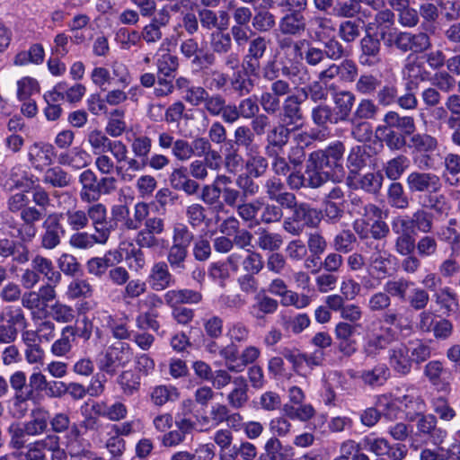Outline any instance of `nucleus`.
Here are the masks:
<instances>
[{"label": "nucleus", "mask_w": 460, "mask_h": 460, "mask_svg": "<svg viewBox=\"0 0 460 460\" xmlns=\"http://www.w3.org/2000/svg\"><path fill=\"white\" fill-rule=\"evenodd\" d=\"M87 141L95 155L110 152L117 164L126 160L127 145L121 140H112L101 130L94 129L87 135Z\"/></svg>", "instance_id": "1"}, {"label": "nucleus", "mask_w": 460, "mask_h": 460, "mask_svg": "<svg viewBox=\"0 0 460 460\" xmlns=\"http://www.w3.org/2000/svg\"><path fill=\"white\" fill-rule=\"evenodd\" d=\"M358 63L367 67L378 66L383 63L382 44L375 33L366 31L358 42Z\"/></svg>", "instance_id": "2"}, {"label": "nucleus", "mask_w": 460, "mask_h": 460, "mask_svg": "<svg viewBox=\"0 0 460 460\" xmlns=\"http://www.w3.org/2000/svg\"><path fill=\"white\" fill-rule=\"evenodd\" d=\"M63 216L58 212L50 213L42 223L43 233L40 236V246L46 250H54L60 243L66 231L62 224Z\"/></svg>", "instance_id": "3"}, {"label": "nucleus", "mask_w": 460, "mask_h": 460, "mask_svg": "<svg viewBox=\"0 0 460 460\" xmlns=\"http://www.w3.org/2000/svg\"><path fill=\"white\" fill-rule=\"evenodd\" d=\"M406 185L411 193H436L442 187L437 174L419 171H413L407 175Z\"/></svg>", "instance_id": "4"}, {"label": "nucleus", "mask_w": 460, "mask_h": 460, "mask_svg": "<svg viewBox=\"0 0 460 460\" xmlns=\"http://www.w3.org/2000/svg\"><path fill=\"white\" fill-rule=\"evenodd\" d=\"M261 75L266 81H273L282 75L289 79L299 77L301 83H304L303 79L305 75H304V71L293 66L292 63L289 64L283 59L278 62L275 57L266 61L261 67Z\"/></svg>", "instance_id": "5"}, {"label": "nucleus", "mask_w": 460, "mask_h": 460, "mask_svg": "<svg viewBox=\"0 0 460 460\" xmlns=\"http://www.w3.org/2000/svg\"><path fill=\"white\" fill-rule=\"evenodd\" d=\"M302 40H294L292 38L284 36L277 39V47L279 53H282L281 59L293 64L300 70L304 71V75L308 74L307 67L301 62L302 52Z\"/></svg>", "instance_id": "6"}, {"label": "nucleus", "mask_w": 460, "mask_h": 460, "mask_svg": "<svg viewBox=\"0 0 460 460\" xmlns=\"http://www.w3.org/2000/svg\"><path fill=\"white\" fill-rule=\"evenodd\" d=\"M387 359L395 373L406 376L411 372L410 347L406 343L398 342L391 346L387 351Z\"/></svg>", "instance_id": "7"}, {"label": "nucleus", "mask_w": 460, "mask_h": 460, "mask_svg": "<svg viewBox=\"0 0 460 460\" xmlns=\"http://www.w3.org/2000/svg\"><path fill=\"white\" fill-rule=\"evenodd\" d=\"M46 213L35 206H27L20 213L22 226L18 229L17 237L22 242H31L36 235V224L45 217Z\"/></svg>", "instance_id": "8"}, {"label": "nucleus", "mask_w": 460, "mask_h": 460, "mask_svg": "<svg viewBox=\"0 0 460 460\" xmlns=\"http://www.w3.org/2000/svg\"><path fill=\"white\" fill-rule=\"evenodd\" d=\"M433 214L424 208H419L410 216H399L394 217L414 234L416 232L429 234L434 227Z\"/></svg>", "instance_id": "9"}, {"label": "nucleus", "mask_w": 460, "mask_h": 460, "mask_svg": "<svg viewBox=\"0 0 460 460\" xmlns=\"http://www.w3.org/2000/svg\"><path fill=\"white\" fill-rule=\"evenodd\" d=\"M130 360L128 346H111L106 349L101 360L100 369L110 375H114L119 367H124Z\"/></svg>", "instance_id": "10"}, {"label": "nucleus", "mask_w": 460, "mask_h": 460, "mask_svg": "<svg viewBox=\"0 0 460 460\" xmlns=\"http://www.w3.org/2000/svg\"><path fill=\"white\" fill-rule=\"evenodd\" d=\"M395 339V332L390 327L385 328L383 333L367 338L363 345L365 357L371 359L376 358L383 350L389 349Z\"/></svg>", "instance_id": "11"}, {"label": "nucleus", "mask_w": 460, "mask_h": 460, "mask_svg": "<svg viewBox=\"0 0 460 460\" xmlns=\"http://www.w3.org/2000/svg\"><path fill=\"white\" fill-rule=\"evenodd\" d=\"M267 198L277 202L284 208H290L295 205V194L286 190V187L281 179L273 176L269 178L264 184Z\"/></svg>", "instance_id": "12"}, {"label": "nucleus", "mask_w": 460, "mask_h": 460, "mask_svg": "<svg viewBox=\"0 0 460 460\" xmlns=\"http://www.w3.org/2000/svg\"><path fill=\"white\" fill-rule=\"evenodd\" d=\"M334 107L333 115L339 123L347 122L352 117V111L355 106L356 95L349 90H341L332 94Z\"/></svg>", "instance_id": "13"}, {"label": "nucleus", "mask_w": 460, "mask_h": 460, "mask_svg": "<svg viewBox=\"0 0 460 460\" xmlns=\"http://www.w3.org/2000/svg\"><path fill=\"white\" fill-rule=\"evenodd\" d=\"M391 226L392 231L396 234L394 240L395 252L401 256L411 254L416 249L415 234L395 218L393 219Z\"/></svg>", "instance_id": "14"}, {"label": "nucleus", "mask_w": 460, "mask_h": 460, "mask_svg": "<svg viewBox=\"0 0 460 460\" xmlns=\"http://www.w3.org/2000/svg\"><path fill=\"white\" fill-rule=\"evenodd\" d=\"M304 99L300 94H291L287 96L282 105V121L286 126H294L297 128L302 126L304 114L301 108Z\"/></svg>", "instance_id": "15"}, {"label": "nucleus", "mask_w": 460, "mask_h": 460, "mask_svg": "<svg viewBox=\"0 0 460 460\" xmlns=\"http://www.w3.org/2000/svg\"><path fill=\"white\" fill-rule=\"evenodd\" d=\"M392 254L385 250L384 245L380 247L376 244L374 252L368 258L369 271L376 274L377 278L382 279L388 277L391 273Z\"/></svg>", "instance_id": "16"}, {"label": "nucleus", "mask_w": 460, "mask_h": 460, "mask_svg": "<svg viewBox=\"0 0 460 460\" xmlns=\"http://www.w3.org/2000/svg\"><path fill=\"white\" fill-rule=\"evenodd\" d=\"M147 280L151 288L155 291L165 290L175 282L165 261H158L152 266Z\"/></svg>", "instance_id": "17"}, {"label": "nucleus", "mask_w": 460, "mask_h": 460, "mask_svg": "<svg viewBox=\"0 0 460 460\" xmlns=\"http://www.w3.org/2000/svg\"><path fill=\"white\" fill-rule=\"evenodd\" d=\"M81 185L79 191L80 199L84 203H93L99 200L98 178L91 169L84 170L78 176Z\"/></svg>", "instance_id": "18"}, {"label": "nucleus", "mask_w": 460, "mask_h": 460, "mask_svg": "<svg viewBox=\"0 0 460 460\" xmlns=\"http://www.w3.org/2000/svg\"><path fill=\"white\" fill-rule=\"evenodd\" d=\"M418 433L421 437L429 438L434 444H440L447 436V431L437 426L434 415H420L417 420Z\"/></svg>", "instance_id": "19"}, {"label": "nucleus", "mask_w": 460, "mask_h": 460, "mask_svg": "<svg viewBox=\"0 0 460 460\" xmlns=\"http://www.w3.org/2000/svg\"><path fill=\"white\" fill-rule=\"evenodd\" d=\"M384 125L410 137L416 130L415 119L412 116H402L395 111H387L383 119Z\"/></svg>", "instance_id": "20"}, {"label": "nucleus", "mask_w": 460, "mask_h": 460, "mask_svg": "<svg viewBox=\"0 0 460 460\" xmlns=\"http://www.w3.org/2000/svg\"><path fill=\"white\" fill-rule=\"evenodd\" d=\"M55 155V147L49 143H34L30 146L28 153L29 161L36 169L52 164Z\"/></svg>", "instance_id": "21"}, {"label": "nucleus", "mask_w": 460, "mask_h": 460, "mask_svg": "<svg viewBox=\"0 0 460 460\" xmlns=\"http://www.w3.org/2000/svg\"><path fill=\"white\" fill-rule=\"evenodd\" d=\"M249 385L247 380L242 376H235L233 379V388L226 395L228 405L234 410H239L249 402Z\"/></svg>", "instance_id": "22"}, {"label": "nucleus", "mask_w": 460, "mask_h": 460, "mask_svg": "<svg viewBox=\"0 0 460 460\" xmlns=\"http://www.w3.org/2000/svg\"><path fill=\"white\" fill-rule=\"evenodd\" d=\"M305 29V17L300 13L289 12L279 22V30L284 36H300Z\"/></svg>", "instance_id": "23"}, {"label": "nucleus", "mask_w": 460, "mask_h": 460, "mask_svg": "<svg viewBox=\"0 0 460 460\" xmlns=\"http://www.w3.org/2000/svg\"><path fill=\"white\" fill-rule=\"evenodd\" d=\"M25 432L29 437H39L48 430L49 411L43 407L31 410L30 420L24 422Z\"/></svg>", "instance_id": "24"}, {"label": "nucleus", "mask_w": 460, "mask_h": 460, "mask_svg": "<svg viewBox=\"0 0 460 460\" xmlns=\"http://www.w3.org/2000/svg\"><path fill=\"white\" fill-rule=\"evenodd\" d=\"M164 297L166 305L170 307H175L181 304L196 305L203 299L201 292L189 288L168 290Z\"/></svg>", "instance_id": "25"}, {"label": "nucleus", "mask_w": 460, "mask_h": 460, "mask_svg": "<svg viewBox=\"0 0 460 460\" xmlns=\"http://www.w3.org/2000/svg\"><path fill=\"white\" fill-rule=\"evenodd\" d=\"M261 355V349L256 346H247L241 353L239 352L238 346H235V357L233 361H229L227 369L233 373H240L244 368L254 363Z\"/></svg>", "instance_id": "26"}, {"label": "nucleus", "mask_w": 460, "mask_h": 460, "mask_svg": "<svg viewBox=\"0 0 460 460\" xmlns=\"http://www.w3.org/2000/svg\"><path fill=\"white\" fill-rule=\"evenodd\" d=\"M293 211L292 216L302 225L315 227L321 222V211L312 208L307 203H297L296 197L295 196V205L290 208H287Z\"/></svg>", "instance_id": "27"}, {"label": "nucleus", "mask_w": 460, "mask_h": 460, "mask_svg": "<svg viewBox=\"0 0 460 460\" xmlns=\"http://www.w3.org/2000/svg\"><path fill=\"white\" fill-rule=\"evenodd\" d=\"M31 266L40 278L43 277L48 281L60 283L62 275L55 269L53 261L50 259L41 254H36L31 259Z\"/></svg>", "instance_id": "28"}, {"label": "nucleus", "mask_w": 460, "mask_h": 460, "mask_svg": "<svg viewBox=\"0 0 460 460\" xmlns=\"http://www.w3.org/2000/svg\"><path fill=\"white\" fill-rule=\"evenodd\" d=\"M308 163L314 164L315 167L323 172H327L328 175L332 174L333 179H339L344 173L342 164L333 163L329 156L321 151L313 152L309 155Z\"/></svg>", "instance_id": "29"}, {"label": "nucleus", "mask_w": 460, "mask_h": 460, "mask_svg": "<svg viewBox=\"0 0 460 460\" xmlns=\"http://www.w3.org/2000/svg\"><path fill=\"white\" fill-rule=\"evenodd\" d=\"M244 168L246 173L254 176V178H261L266 174L269 162L256 148H251L247 152Z\"/></svg>", "instance_id": "30"}, {"label": "nucleus", "mask_w": 460, "mask_h": 460, "mask_svg": "<svg viewBox=\"0 0 460 460\" xmlns=\"http://www.w3.org/2000/svg\"><path fill=\"white\" fill-rule=\"evenodd\" d=\"M76 333L75 326H65L61 331L60 338L51 345V353L56 357L66 356L72 349V342L75 340Z\"/></svg>", "instance_id": "31"}, {"label": "nucleus", "mask_w": 460, "mask_h": 460, "mask_svg": "<svg viewBox=\"0 0 460 460\" xmlns=\"http://www.w3.org/2000/svg\"><path fill=\"white\" fill-rule=\"evenodd\" d=\"M299 94L304 101L309 99L314 103L325 102L329 97L328 86L316 78L299 89Z\"/></svg>", "instance_id": "32"}, {"label": "nucleus", "mask_w": 460, "mask_h": 460, "mask_svg": "<svg viewBox=\"0 0 460 460\" xmlns=\"http://www.w3.org/2000/svg\"><path fill=\"white\" fill-rule=\"evenodd\" d=\"M391 372L385 363H378L371 369L361 372L360 378L365 385L372 387L381 386L389 379Z\"/></svg>", "instance_id": "33"}, {"label": "nucleus", "mask_w": 460, "mask_h": 460, "mask_svg": "<svg viewBox=\"0 0 460 460\" xmlns=\"http://www.w3.org/2000/svg\"><path fill=\"white\" fill-rule=\"evenodd\" d=\"M43 182L53 188H66L73 181L72 175L59 165L48 168L43 175Z\"/></svg>", "instance_id": "34"}, {"label": "nucleus", "mask_w": 460, "mask_h": 460, "mask_svg": "<svg viewBox=\"0 0 460 460\" xmlns=\"http://www.w3.org/2000/svg\"><path fill=\"white\" fill-rule=\"evenodd\" d=\"M448 373L439 360H432L426 364L423 369L424 376L429 383L440 390L446 389L449 383L445 382L444 376Z\"/></svg>", "instance_id": "35"}, {"label": "nucleus", "mask_w": 460, "mask_h": 460, "mask_svg": "<svg viewBox=\"0 0 460 460\" xmlns=\"http://www.w3.org/2000/svg\"><path fill=\"white\" fill-rule=\"evenodd\" d=\"M209 47L214 54L224 56L232 50V37L225 30H215L209 35Z\"/></svg>", "instance_id": "36"}, {"label": "nucleus", "mask_w": 460, "mask_h": 460, "mask_svg": "<svg viewBox=\"0 0 460 460\" xmlns=\"http://www.w3.org/2000/svg\"><path fill=\"white\" fill-rule=\"evenodd\" d=\"M364 21L360 18L343 20L338 27V35L345 43H352L361 35Z\"/></svg>", "instance_id": "37"}, {"label": "nucleus", "mask_w": 460, "mask_h": 460, "mask_svg": "<svg viewBox=\"0 0 460 460\" xmlns=\"http://www.w3.org/2000/svg\"><path fill=\"white\" fill-rule=\"evenodd\" d=\"M378 132L382 135V141L385 142L386 147L391 151L395 152L402 150L407 145V136L398 132L397 130H394L385 125H381L376 128V133Z\"/></svg>", "instance_id": "38"}, {"label": "nucleus", "mask_w": 460, "mask_h": 460, "mask_svg": "<svg viewBox=\"0 0 460 460\" xmlns=\"http://www.w3.org/2000/svg\"><path fill=\"white\" fill-rule=\"evenodd\" d=\"M261 211L259 214V219L256 221L258 226L263 225H270L279 223L281 221L284 216L283 208L284 206L264 202L263 199H261Z\"/></svg>", "instance_id": "39"}, {"label": "nucleus", "mask_w": 460, "mask_h": 460, "mask_svg": "<svg viewBox=\"0 0 460 460\" xmlns=\"http://www.w3.org/2000/svg\"><path fill=\"white\" fill-rule=\"evenodd\" d=\"M228 84L232 91L240 97L249 95L255 87L254 80L242 70L234 72L232 77H229Z\"/></svg>", "instance_id": "40"}, {"label": "nucleus", "mask_w": 460, "mask_h": 460, "mask_svg": "<svg viewBox=\"0 0 460 460\" xmlns=\"http://www.w3.org/2000/svg\"><path fill=\"white\" fill-rule=\"evenodd\" d=\"M128 149L127 148L126 160H121V163L125 162L127 164V168H124L121 164H117L116 166V174L120 179V181L125 182L133 181L135 178V174L133 172H139L146 167L145 160H137V158L135 156L133 158H128Z\"/></svg>", "instance_id": "41"}, {"label": "nucleus", "mask_w": 460, "mask_h": 460, "mask_svg": "<svg viewBox=\"0 0 460 460\" xmlns=\"http://www.w3.org/2000/svg\"><path fill=\"white\" fill-rule=\"evenodd\" d=\"M380 112V108L377 102L372 99H361L352 113V119L358 120H374L376 119Z\"/></svg>", "instance_id": "42"}, {"label": "nucleus", "mask_w": 460, "mask_h": 460, "mask_svg": "<svg viewBox=\"0 0 460 460\" xmlns=\"http://www.w3.org/2000/svg\"><path fill=\"white\" fill-rule=\"evenodd\" d=\"M386 198L388 204L393 208L398 209H406L409 208L410 199L402 183L397 181H393L388 186Z\"/></svg>", "instance_id": "43"}, {"label": "nucleus", "mask_w": 460, "mask_h": 460, "mask_svg": "<svg viewBox=\"0 0 460 460\" xmlns=\"http://www.w3.org/2000/svg\"><path fill=\"white\" fill-rule=\"evenodd\" d=\"M233 434L229 429H218L216 431L213 440L219 447V460H234V454H232Z\"/></svg>", "instance_id": "44"}, {"label": "nucleus", "mask_w": 460, "mask_h": 460, "mask_svg": "<svg viewBox=\"0 0 460 460\" xmlns=\"http://www.w3.org/2000/svg\"><path fill=\"white\" fill-rule=\"evenodd\" d=\"M361 12L362 5L360 0H343L336 3L332 8V14L334 17L348 20L358 16Z\"/></svg>", "instance_id": "45"}, {"label": "nucleus", "mask_w": 460, "mask_h": 460, "mask_svg": "<svg viewBox=\"0 0 460 460\" xmlns=\"http://www.w3.org/2000/svg\"><path fill=\"white\" fill-rule=\"evenodd\" d=\"M24 320L25 318L23 314L19 311L15 315L11 316L6 323H0V344L13 343L18 335L15 324L20 323Z\"/></svg>", "instance_id": "46"}, {"label": "nucleus", "mask_w": 460, "mask_h": 460, "mask_svg": "<svg viewBox=\"0 0 460 460\" xmlns=\"http://www.w3.org/2000/svg\"><path fill=\"white\" fill-rule=\"evenodd\" d=\"M410 166V160L404 155L390 159L384 166L385 176L391 181L399 180Z\"/></svg>", "instance_id": "47"}, {"label": "nucleus", "mask_w": 460, "mask_h": 460, "mask_svg": "<svg viewBox=\"0 0 460 460\" xmlns=\"http://www.w3.org/2000/svg\"><path fill=\"white\" fill-rule=\"evenodd\" d=\"M311 119L314 124L320 128H326L329 123L339 124L333 115L332 107L325 102H320L312 109Z\"/></svg>", "instance_id": "48"}, {"label": "nucleus", "mask_w": 460, "mask_h": 460, "mask_svg": "<svg viewBox=\"0 0 460 460\" xmlns=\"http://www.w3.org/2000/svg\"><path fill=\"white\" fill-rule=\"evenodd\" d=\"M410 137L409 147L418 153H432L438 148L437 138L427 133H413Z\"/></svg>", "instance_id": "49"}, {"label": "nucleus", "mask_w": 460, "mask_h": 460, "mask_svg": "<svg viewBox=\"0 0 460 460\" xmlns=\"http://www.w3.org/2000/svg\"><path fill=\"white\" fill-rule=\"evenodd\" d=\"M219 167V160L215 161L208 157L203 160L192 161L189 165V172L190 176L195 180L204 181L208 176V169L217 170Z\"/></svg>", "instance_id": "50"}, {"label": "nucleus", "mask_w": 460, "mask_h": 460, "mask_svg": "<svg viewBox=\"0 0 460 460\" xmlns=\"http://www.w3.org/2000/svg\"><path fill=\"white\" fill-rule=\"evenodd\" d=\"M261 199H253L250 202H243L236 208L238 216L246 223H249V226H257L256 221L259 219V214L261 211Z\"/></svg>", "instance_id": "51"}, {"label": "nucleus", "mask_w": 460, "mask_h": 460, "mask_svg": "<svg viewBox=\"0 0 460 460\" xmlns=\"http://www.w3.org/2000/svg\"><path fill=\"white\" fill-rule=\"evenodd\" d=\"M413 283L404 278L397 279H390L384 286L385 291L392 297L397 298L402 302H405L408 296V290Z\"/></svg>", "instance_id": "52"}, {"label": "nucleus", "mask_w": 460, "mask_h": 460, "mask_svg": "<svg viewBox=\"0 0 460 460\" xmlns=\"http://www.w3.org/2000/svg\"><path fill=\"white\" fill-rule=\"evenodd\" d=\"M252 308L255 312V318L261 319L266 314H272L277 312L279 302L265 294H258L255 296V303L252 305Z\"/></svg>", "instance_id": "53"}, {"label": "nucleus", "mask_w": 460, "mask_h": 460, "mask_svg": "<svg viewBox=\"0 0 460 460\" xmlns=\"http://www.w3.org/2000/svg\"><path fill=\"white\" fill-rule=\"evenodd\" d=\"M63 216V220L66 221L67 226L72 232L78 230H84L89 226L87 224V217L84 209L70 208L65 213H59Z\"/></svg>", "instance_id": "54"}, {"label": "nucleus", "mask_w": 460, "mask_h": 460, "mask_svg": "<svg viewBox=\"0 0 460 460\" xmlns=\"http://www.w3.org/2000/svg\"><path fill=\"white\" fill-rule=\"evenodd\" d=\"M384 177L380 172H367L359 175L355 188H359L367 193L376 194L382 188Z\"/></svg>", "instance_id": "55"}, {"label": "nucleus", "mask_w": 460, "mask_h": 460, "mask_svg": "<svg viewBox=\"0 0 460 460\" xmlns=\"http://www.w3.org/2000/svg\"><path fill=\"white\" fill-rule=\"evenodd\" d=\"M408 39V52L420 54L432 47L431 40L426 31L411 32L406 35Z\"/></svg>", "instance_id": "56"}, {"label": "nucleus", "mask_w": 460, "mask_h": 460, "mask_svg": "<svg viewBox=\"0 0 460 460\" xmlns=\"http://www.w3.org/2000/svg\"><path fill=\"white\" fill-rule=\"evenodd\" d=\"M118 384L125 395H133L140 389V376L133 370H125L118 376Z\"/></svg>", "instance_id": "57"}, {"label": "nucleus", "mask_w": 460, "mask_h": 460, "mask_svg": "<svg viewBox=\"0 0 460 460\" xmlns=\"http://www.w3.org/2000/svg\"><path fill=\"white\" fill-rule=\"evenodd\" d=\"M205 350L212 355H219L225 360L226 368L228 367L229 361H233L235 357V346L234 344H227L221 346L216 339H209L205 341Z\"/></svg>", "instance_id": "58"}, {"label": "nucleus", "mask_w": 460, "mask_h": 460, "mask_svg": "<svg viewBox=\"0 0 460 460\" xmlns=\"http://www.w3.org/2000/svg\"><path fill=\"white\" fill-rule=\"evenodd\" d=\"M283 244V238L280 234L271 233L265 228L260 229L258 233L257 245L264 251H278Z\"/></svg>", "instance_id": "59"}, {"label": "nucleus", "mask_w": 460, "mask_h": 460, "mask_svg": "<svg viewBox=\"0 0 460 460\" xmlns=\"http://www.w3.org/2000/svg\"><path fill=\"white\" fill-rule=\"evenodd\" d=\"M188 250L181 245H177L172 243L168 249L166 256V263L173 270L181 271L185 270V261L188 257Z\"/></svg>", "instance_id": "60"}, {"label": "nucleus", "mask_w": 460, "mask_h": 460, "mask_svg": "<svg viewBox=\"0 0 460 460\" xmlns=\"http://www.w3.org/2000/svg\"><path fill=\"white\" fill-rule=\"evenodd\" d=\"M255 31L265 33L270 31L276 25V17L266 9H260L255 13L252 21Z\"/></svg>", "instance_id": "61"}, {"label": "nucleus", "mask_w": 460, "mask_h": 460, "mask_svg": "<svg viewBox=\"0 0 460 460\" xmlns=\"http://www.w3.org/2000/svg\"><path fill=\"white\" fill-rule=\"evenodd\" d=\"M93 288L88 280L75 279L67 286L66 296L70 299L89 298L93 296Z\"/></svg>", "instance_id": "62"}, {"label": "nucleus", "mask_w": 460, "mask_h": 460, "mask_svg": "<svg viewBox=\"0 0 460 460\" xmlns=\"http://www.w3.org/2000/svg\"><path fill=\"white\" fill-rule=\"evenodd\" d=\"M438 242L432 234H426L416 242L417 254L420 258H432L438 253Z\"/></svg>", "instance_id": "63"}, {"label": "nucleus", "mask_w": 460, "mask_h": 460, "mask_svg": "<svg viewBox=\"0 0 460 460\" xmlns=\"http://www.w3.org/2000/svg\"><path fill=\"white\" fill-rule=\"evenodd\" d=\"M179 398V393L175 387L166 385H157L151 391V402L156 406H163L169 401H174Z\"/></svg>", "instance_id": "64"}]
</instances>
